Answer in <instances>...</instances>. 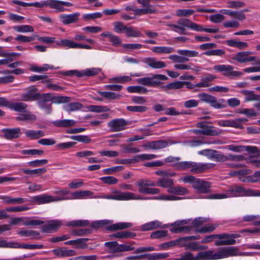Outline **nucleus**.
Returning a JSON list of instances; mask_svg holds the SVG:
<instances>
[{
  "mask_svg": "<svg viewBox=\"0 0 260 260\" xmlns=\"http://www.w3.org/2000/svg\"><path fill=\"white\" fill-rule=\"evenodd\" d=\"M167 26L173 31L181 35H188L185 27L190 28L196 31H204L209 33H217L219 31L218 28H204L201 25H198L191 21L187 18L179 19L176 24L169 23Z\"/></svg>",
  "mask_w": 260,
  "mask_h": 260,
  "instance_id": "f257e3e1",
  "label": "nucleus"
},
{
  "mask_svg": "<svg viewBox=\"0 0 260 260\" xmlns=\"http://www.w3.org/2000/svg\"><path fill=\"white\" fill-rule=\"evenodd\" d=\"M244 191L245 188L242 186L233 185L229 187V189L227 191L228 194L221 193L213 194L208 196L207 198L210 199H221L230 197L243 196L242 194H243V191Z\"/></svg>",
  "mask_w": 260,
  "mask_h": 260,
  "instance_id": "f03ea898",
  "label": "nucleus"
},
{
  "mask_svg": "<svg viewBox=\"0 0 260 260\" xmlns=\"http://www.w3.org/2000/svg\"><path fill=\"white\" fill-rule=\"evenodd\" d=\"M168 78L163 75L156 74L151 77L139 78L137 80L138 83L147 86L155 87L159 85L160 80H167Z\"/></svg>",
  "mask_w": 260,
  "mask_h": 260,
  "instance_id": "7ed1b4c3",
  "label": "nucleus"
},
{
  "mask_svg": "<svg viewBox=\"0 0 260 260\" xmlns=\"http://www.w3.org/2000/svg\"><path fill=\"white\" fill-rule=\"evenodd\" d=\"M213 69L216 71L222 73L226 77H239L242 75V73L240 72L234 71V67L229 64L216 65Z\"/></svg>",
  "mask_w": 260,
  "mask_h": 260,
  "instance_id": "20e7f679",
  "label": "nucleus"
},
{
  "mask_svg": "<svg viewBox=\"0 0 260 260\" xmlns=\"http://www.w3.org/2000/svg\"><path fill=\"white\" fill-rule=\"evenodd\" d=\"M107 198L116 200H141L143 199L140 196L136 195L133 192H122L118 191L115 192L114 194L108 196Z\"/></svg>",
  "mask_w": 260,
  "mask_h": 260,
  "instance_id": "39448f33",
  "label": "nucleus"
},
{
  "mask_svg": "<svg viewBox=\"0 0 260 260\" xmlns=\"http://www.w3.org/2000/svg\"><path fill=\"white\" fill-rule=\"evenodd\" d=\"M207 121H202L196 123V126L202 128V131L205 132L207 134H204L205 136H217L220 135L222 132L219 129H214L213 126L208 125Z\"/></svg>",
  "mask_w": 260,
  "mask_h": 260,
  "instance_id": "423d86ee",
  "label": "nucleus"
},
{
  "mask_svg": "<svg viewBox=\"0 0 260 260\" xmlns=\"http://www.w3.org/2000/svg\"><path fill=\"white\" fill-rule=\"evenodd\" d=\"M33 199L34 201L38 202V204H44L63 200H67L69 198L67 197L59 198L48 194H42L35 196Z\"/></svg>",
  "mask_w": 260,
  "mask_h": 260,
  "instance_id": "0eeeda50",
  "label": "nucleus"
},
{
  "mask_svg": "<svg viewBox=\"0 0 260 260\" xmlns=\"http://www.w3.org/2000/svg\"><path fill=\"white\" fill-rule=\"evenodd\" d=\"M211 186V182L204 181L201 179H197L192 185V187L197 190L198 192L203 193L209 192Z\"/></svg>",
  "mask_w": 260,
  "mask_h": 260,
  "instance_id": "6e6552de",
  "label": "nucleus"
},
{
  "mask_svg": "<svg viewBox=\"0 0 260 260\" xmlns=\"http://www.w3.org/2000/svg\"><path fill=\"white\" fill-rule=\"evenodd\" d=\"M215 166V164L212 163L197 164L191 162L190 172L194 174L201 173Z\"/></svg>",
  "mask_w": 260,
  "mask_h": 260,
  "instance_id": "1a4fd4ad",
  "label": "nucleus"
},
{
  "mask_svg": "<svg viewBox=\"0 0 260 260\" xmlns=\"http://www.w3.org/2000/svg\"><path fill=\"white\" fill-rule=\"evenodd\" d=\"M38 90V88L35 86L28 87L26 92L21 94V100L25 102L36 101Z\"/></svg>",
  "mask_w": 260,
  "mask_h": 260,
  "instance_id": "9d476101",
  "label": "nucleus"
},
{
  "mask_svg": "<svg viewBox=\"0 0 260 260\" xmlns=\"http://www.w3.org/2000/svg\"><path fill=\"white\" fill-rule=\"evenodd\" d=\"M61 225V222L60 221L56 220H50L42 227L41 231L43 233L56 232L60 228Z\"/></svg>",
  "mask_w": 260,
  "mask_h": 260,
  "instance_id": "9b49d317",
  "label": "nucleus"
},
{
  "mask_svg": "<svg viewBox=\"0 0 260 260\" xmlns=\"http://www.w3.org/2000/svg\"><path fill=\"white\" fill-rule=\"evenodd\" d=\"M48 6L52 9H56L58 12H64L65 9L63 6L71 7L73 4L69 2H62L56 0L48 1Z\"/></svg>",
  "mask_w": 260,
  "mask_h": 260,
  "instance_id": "f8f14e48",
  "label": "nucleus"
},
{
  "mask_svg": "<svg viewBox=\"0 0 260 260\" xmlns=\"http://www.w3.org/2000/svg\"><path fill=\"white\" fill-rule=\"evenodd\" d=\"M127 124V122L123 119H114L108 123V126L111 128L112 132L120 131L124 129Z\"/></svg>",
  "mask_w": 260,
  "mask_h": 260,
  "instance_id": "ddd939ff",
  "label": "nucleus"
},
{
  "mask_svg": "<svg viewBox=\"0 0 260 260\" xmlns=\"http://www.w3.org/2000/svg\"><path fill=\"white\" fill-rule=\"evenodd\" d=\"M4 137L7 140H13L19 137L21 133L20 128H5L2 130Z\"/></svg>",
  "mask_w": 260,
  "mask_h": 260,
  "instance_id": "4468645a",
  "label": "nucleus"
},
{
  "mask_svg": "<svg viewBox=\"0 0 260 260\" xmlns=\"http://www.w3.org/2000/svg\"><path fill=\"white\" fill-rule=\"evenodd\" d=\"M240 237V235L239 234H229L225 233V240L216 241L215 244L216 246L234 245L236 242L234 239L239 238Z\"/></svg>",
  "mask_w": 260,
  "mask_h": 260,
  "instance_id": "2eb2a0df",
  "label": "nucleus"
},
{
  "mask_svg": "<svg viewBox=\"0 0 260 260\" xmlns=\"http://www.w3.org/2000/svg\"><path fill=\"white\" fill-rule=\"evenodd\" d=\"M80 16V13L77 12L68 15H61L60 16V18L63 24L68 25L77 23L79 21Z\"/></svg>",
  "mask_w": 260,
  "mask_h": 260,
  "instance_id": "dca6fc26",
  "label": "nucleus"
},
{
  "mask_svg": "<svg viewBox=\"0 0 260 260\" xmlns=\"http://www.w3.org/2000/svg\"><path fill=\"white\" fill-rule=\"evenodd\" d=\"M168 145L167 141L157 140L148 142L147 144L143 145L145 148L152 149H160L166 147Z\"/></svg>",
  "mask_w": 260,
  "mask_h": 260,
  "instance_id": "f3484780",
  "label": "nucleus"
},
{
  "mask_svg": "<svg viewBox=\"0 0 260 260\" xmlns=\"http://www.w3.org/2000/svg\"><path fill=\"white\" fill-rule=\"evenodd\" d=\"M52 251L54 255L58 257L72 256L76 254L75 251L73 250L67 249L66 248L55 249Z\"/></svg>",
  "mask_w": 260,
  "mask_h": 260,
  "instance_id": "a211bd4d",
  "label": "nucleus"
},
{
  "mask_svg": "<svg viewBox=\"0 0 260 260\" xmlns=\"http://www.w3.org/2000/svg\"><path fill=\"white\" fill-rule=\"evenodd\" d=\"M200 154L207 156L210 159H214L217 161H220V154L218 151L213 149H205L200 151Z\"/></svg>",
  "mask_w": 260,
  "mask_h": 260,
  "instance_id": "6ab92c4d",
  "label": "nucleus"
},
{
  "mask_svg": "<svg viewBox=\"0 0 260 260\" xmlns=\"http://www.w3.org/2000/svg\"><path fill=\"white\" fill-rule=\"evenodd\" d=\"M144 62L150 67L154 69H161L166 67V63L161 61H157L154 58H146Z\"/></svg>",
  "mask_w": 260,
  "mask_h": 260,
  "instance_id": "aec40b11",
  "label": "nucleus"
},
{
  "mask_svg": "<svg viewBox=\"0 0 260 260\" xmlns=\"http://www.w3.org/2000/svg\"><path fill=\"white\" fill-rule=\"evenodd\" d=\"M166 225L161 226V223L158 221L155 220L146 223L141 226V230L143 231H150L157 228H165Z\"/></svg>",
  "mask_w": 260,
  "mask_h": 260,
  "instance_id": "412c9836",
  "label": "nucleus"
},
{
  "mask_svg": "<svg viewBox=\"0 0 260 260\" xmlns=\"http://www.w3.org/2000/svg\"><path fill=\"white\" fill-rule=\"evenodd\" d=\"M132 226V224L130 222H119L107 226L106 229L110 231H116L128 229L131 228Z\"/></svg>",
  "mask_w": 260,
  "mask_h": 260,
  "instance_id": "4be33fe9",
  "label": "nucleus"
},
{
  "mask_svg": "<svg viewBox=\"0 0 260 260\" xmlns=\"http://www.w3.org/2000/svg\"><path fill=\"white\" fill-rule=\"evenodd\" d=\"M244 159L245 157L243 155H234L233 154H229L228 155H225L221 153L219 162H224L226 161H240L244 160Z\"/></svg>",
  "mask_w": 260,
  "mask_h": 260,
  "instance_id": "5701e85b",
  "label": "nucleus"
},
{
  "mask_svg": "<svg viewBox=\"0 0 260 260\" xmlns=\"http://www.w3.org/2000/svg\"><path fill=\"white\" fill-rule=\"evenodd\" d=\"M173 185V180L169 178L168 177L160 178L156 182V186H158L162 188H168V189H170Z\"/></svg>",
  "mask_w": 260,
  "mask_h": 260,
  "instance_id": "b1692460",
  "label": "nucleus"
},
{
  "mask_svg": "<svg viewBox=\"0 0 260 260\" xmlns=\"http://www.w3.org/2000/svg\"><path fill=\"white\" fill-rule=\"evenodd\" d=\"M136 236V233L126 231L111 234L109 235V237L110 238L126 239L133 238Z\"/></svg>",
  "mask_w": 260,
  "mask_h": 260,
  "instance_id": "393cba45",
  "label": "nucleus"
},
{
  "mask_svg": "<svg viewBox=\"0 0 260 260\" xmlns=\"http://www.w3.org/2000/svg\"><path fill=\"white\" fill-rule=\"evenodd\" d=\"M251 54L252 52L248 51L239 52L233 55L231 57V59L232 60H236L239 63H245L246 62L247 56H249Z\"/></svg>",
  "mask_w": 260,
  "mask_h": 260,
  "instance_id": "a878e982",
  "label": "nucleus"
},
{
  "mask_svg": "<svg viewBox=\"0 0 260 260\" xmlns=\"http://www.w3.org/2000/svg\"><path fill=\"white\" fill-rule=\"evenodd\" d=\"M25 134L27 137L31 140L39 139L45 136L44 132L41 130H28L25 132Z\"/></svg>",
  "mask_w": 260,
  "mask_h": 260,
  "instance_id": "bb28decb",
  "label": "nucleus"
},
{
  "mask_svg": "<svg viewBox=\"0 0 260 260\" xmlns=\"http://www.w3.org/2000/svg\"><path fill=\"white\" fill-rule=\"evenodd\" d=\"M189 220H182L177 221L170 224L172 227L170 231L173 233H181V232H177L179 229L183 227V225L188 223Z\"/></svg>",
  "mask_w": 260,
  "mask_h": 260,
  "instance_id": "cd10ccee",
  "label": "nucleus"
},
{
  "mask_svg": "<svg viewBox=\"0 0 260 260\" xmlns=\"http://www.w3.org/2000/svg\"><path fill=\"white\" fill-rule=\"evenodd\" d=\"M168 192L177 195L183 196L188 193V190L184 187L180 186H173V185L170 189H168Z\"/></svg>",
  "mask_w": 260,
  "mask_h": 260,
  "instance_id": "c85d7f7f",
  "label": "nucleus"
},
{
  "mask_svg": "<svg viewBox=\"0 0 260 260\" xmlns=\"http://www.w3.org/2000/svg\"><path fill=\"white\" fill-rule=\"evenodd\" d=\"M51 100L52 94L50 93L41 94L38 92L36 98V101H38V105L51 101Z\"/></svg>",
  "mask_w": 260,
  "mask_h": 260,
  "instance_id": "c756f323",
  "label": "nucleus"
},
{
  "mask_svg": "<svg viewBox=\"0 0 260 260\" xmlns=\"http://www.w3.org/2000/svg\"><path fill=\"white\" fill-rule=\"evenodd\" d=\"M241 92L244 95L245 97V101H260V95L255 94L252 91L242 90Z\"/></svg>",
  "mask_w": 260,
  "mask_h": 260,
  "instance_id": "7c9ffc66",
  "label": "nucleus"
},
{
  "mask_svg": "<svg viewBox=\"0 0 260 260\" xmlns=\"http://www.w3.org/2000/svg\"><path fill=\"white\" fill-rule=\"evenodd\" d=\"M18 234L25 237H29L30 239H37L40 235L39 232L33 230H25L21 229L18 232Z\"/></svg>",
  "mask_w": 260,
  "mask_h": 260,
  "instance_id": "2f4dec72",
  "label": "nucleus"
},
{
  "mask_svg": "<svg viewBox=\"0 0 260 260\" xmlns=\"http://www.w3.org/2000/svg\"><path fill=\"white\" fill-rule=\"evenodd\" d=\"M53 123L57 127H71L75 125L76 122L73 120L63 119L54 121Z\"/></svg>",
  "mask_w": 260,
  "mask_h": 260,
  "instance_id": "473e14b6",
  "label": "nucleus"
},
{
  "mask_svg": "<svg viewBox=\"0 0 260 260\" xmlns=\"http://www.w3.org/2000/svg\"><path fill=\"white\" fill-rule=\"evenodd\" d=\"M209 104L216 109H222L226 107L224 100L220 99L218 101L215 96L212 98Z\"/></svg>",
  "mask_w": 260,
  "mask_h": 260,
  "instance_id": "72a5a7b5",
  "label": "nucleus"
},
{
  "mask_svg": "<svg viewBox=\"0 0 260 260\" xmlns=\"http://www.w3.org/2000/svg\"><path fill=\"white\" fill-rule=\"evenodd\" d=\"M44 247L43 244H19L18 242H15L14 248H24V249H42Z\"/></svg>",
  "mask_w": 260,
  "mask_h": 260,
  "instance_id": "f704fd0d",
  "label": "nucleus"
},
{
  "mask_svg": "<svg viewBox=\"0 0 260 260\" xmlns=\"http://www.w3.org/2000/svg\"><path fill=\"white\" fill-rule=\"evenodd\" d=\"M0 199L3 200L7 204H22L25 202V200L21 198H11L8 196H0Z\"/></svg>",
  "mask_w": 260,
  "mask_h": 260,
  "instance_id": "c9c22d12",
  "label": "nucleus"
},
{
  "mask_svg": "<svg viewBox=\"0 0 260 260\" xmlns=\"http://www.w3.org/2000/svg\"><path fill=\"white\" fill-rule=\"evenodd\" d=\"M152 51L156 53H171L174 51V49L170 47H154Z\"/></svg>",
  "mask_w": 260,
  "mask_h": 260,
  "instance_id": "e433bc0d",
  "label": "nucleus"
},
{
  "mask_svg": "<svg viewBox=\"0 0 260 260\" xmlns=\"http://www.w3.org/2000/svg\"><path fill=\"white\" fill-rule=\"evenodd\" d=\"M37 119V117L35 115L30 113H26L22 114L19 116L16 117V120L18 121H34Z\"/></svg>",
  "mask_w": 260,
  "mask_h": 260,
  "instance_id": "4c0bfd02",
  "label": "nucleus"
},
{
  "mask_svg": "<svg viewBox=\"0 0 260 260\" xmlns=\"http://www.w3.org/2000/svg\"><path fill=\"white\" fill-rule=\"evenodd\" d=\"M218 226L217 224H208L201 229H196L195 232L199 233H210L215 230Z\"/></svg>",
  "mask_w": 260,
  "mask_h": 260,
  "instance_id": "58836bf2",
  "label": "nucleus"
},
{
  "mask_svg": "<svg viewBox=\"0 0 260 260\" xmlns=\"http://www.w3.org/2000/svg\"><path fill=\"white\" fill-rule=\"evenodd\" d=\"M145 257H146L148 260H156L159 259L167 258L169 256V254L165 253H153L145 254Z\"/></svg>",
  "mask_w": 260,
  "mask_h": 260,
  "instance_id": "ea45409f",
  "label": "nucleus"
},
{
  "mask_svg": "<svg viewBox=\"0 0 260 260\" xmlns=\"http://www.w3.org/2000/svg\"><path fill=\"white\" fill-rule=\"evenodd\" d=\"M87 109L93 112H103L110 111V108L107 106L90 105L87 107Z\"/></svg>",
  "mask_w": 260,
  "mask_h": 260,
  "instance_id": "a19ab883",
  "label": "nucleus"
},
{
  "mask_svg": "<svg viewBox=\"0 0 260 260\" xmlns=\"http://www.w3.org/2000/svg\"><path fill=\"white\" fill-rule=\"evenodd\" d=\"M125 33L127 37H140L142 35L140 31L132 26L127 27Z\"/></svg>",
  "mask_w": 260,
  "mask_h": 260,
  "instance_id": "79ce46f5",
  "label": "nucleus"
},
{
  "mask_svg": "<svg viewBox=\"0 0 260 260\" xmlns=\"http://www.w3.org/2000/svg\"><path fill=\"white\" fill-rule=\"evenodd\" d=\"M127 91L130 93H146L148 90L144 87L140 86H132L127 88Z\"/></svg>",
  "mask_w": 260,
  "mask_h": 260,
  "instance_id": "37998d69",
  "label": "nucleus"
},
{
  "mask_svg": "<svg viewBox=\"0 0 260 260\" xmlns=\"http://www.w3.org/2000/svg\"><path fill=\"white\" fill-rule=\"evenodd\" d=\"M57 45L59 46H64L72 48H77V43L74 42V41L68 40L64 39L61 40L58 42L57 43Z\"/></svg>",
  "mask_w": 260,
  "mask_h": 260,
  "instance_id": "c03bdc74",
  "label": "nucleus"
},
{
  "mask_svg": "<svg viewBox=\"0 0 260 260\" xmlns=\"http://www.w3.org/2000/svg\"><path fill=\"white\" fill-rule=\"evenodd\" d=\"M252 173V171L250 169H243L238 171H231L229 173V175L231 177L238 176V178L241 176H245L249 175Z\"/></svg>",
  "mask_w": 260,
  "mask_h": 260,
  "instance_id": "a18cd8bd",
  "label": "nucleus"
},
{
  "mask_svg": "<svg viewBox=\"0 0 260 260\" xmlns=\"http://www.w3.org/2000/svg\"><path fill=\"white\" fill-rule=\"evenodd\" d=\"M9 108H12L14 110L19 112H25V110L27 107V105L23 103H16L11 105H9Z\"/></svg>",
  "mask_w": 260,
  "mask_h": 260,
  "instance_id": "49530a36",
  "label": "nucleus"
},
{
  "mask_svg": "<svg viewBox=\"0 0 260 260\" xmlns=\"http://www.w3.org/2000/svg\"><path fill=\"white\" fill-rule=\"evenodd\" d=\"M83 107V105L79 102L71 103L64 107L65 109L68 112H71L80 110Z\"/></svg>",
  "mask_w": 260,
  "mask_h": 260,
  "instance_id": "de8ad7c7",
  "label": "nucleus"
},
{
  "mask_svg": "<svg viewBox=\"0 0 260 260\" xmlns=\"http://www.w3.org/2000/svg\"><path fill=\"white\" fill-rule=\"evenodd\" d=\"M99 94L109 100L119 99L121 95L112 92L99 91Z\"/></svg>",
  "mask_w": 260,
  "mask_h": 260,
  "instance_id": "09e8293b",
  "label": "nucleus"
},
{
  "mask_svg": "<svg viewBox=\"0 0 260 260\" xmlns=\"http://www.w3.org/2000/svg\"><path fill=\"white\" fill-rule=\"evenodd\" d=\"M192 161H181L174 164V168L179 170H184L191 168Z\"/></svg>",
  "mask_w": 260,
  "mask_h": 260,
  "instance_id": "8fccbe9b",
  "label": "nucleus"
},
{
  "mask_svg": "<svg viewBox=\"0 0 260 260\" xmlns=\"http://www.w3.org/2000/svg\"><path fill=\"white\" fill-rule=\"evenodd\" d=\"M89 225V222L87 220H73L67 224L68 226H86Z\"/></svg>",
  "mask_w": 260,
  "mask_h": 260,
  "instance_id": "3c124183",
  "label": "nucleus"
},
{
  "mask_svg": "<svg viewBox=\"0 0 260 260\" xmlns=\"http://www.w3.org/2000/svg\"><path fill=\"white\" fill-rule=\"evenodd\" d=\"M92 192L88 190L76 191L72 193L73 199H81L83 197L91 196Z\"/></svg>",
  "mask_w": 260,
  "mask_h": 260,
  "instance_id": "603ef678",
  "label": "nucleus"
},
{
  "mask_svg": "<svg viewBox=\"0 0 260 260\" xmlns=\"http://www.w3.org/2000/svg\"><path fill=\"white\" fill-rule=\"evenodd\" d=\"M51 101L52 103L56 104L68 103L71 101V98L64 96H54L52 95V100H51Z\"/></svg>",
  "mask_w": 260,
  "mask_h": 260,
  "instance_id": "864d4df0",
  "label": "nucleus"
},
{
  "mask_svg": "<svg viewBox=\"0 0 260 260\" xmlns=\"http://www.w3.org/2000/svg\"><path fill=\"white\" fill-rule=\"evenodd\" d=\"M46 169L45 168H40L35 170H29V169H22V171L25 173V174L27 175H41L42 174H43L46 172Z\"/></svg>",
  "mask_w": 260,
  "mask_h": 260,
  "instance_id": "5fc2aeb1",
  "label": "nucleus"
},
{
  "mask_svg": "<svg viewBox=\"0 0 260 260\" xmlns=\"http://www.w3.org/2000/svg\"><path fill=\"white\" fill-rule=\"evenodd\" d=\"M54 67L53 66H50L47 64H44L43 67H38L36 66H32L30 70L32 71L38 72V73H42L45 71H48L49 69H53Z\"/></svg>",
  "mask_w": 260,
  "mask_h": 260,
  "instance_id": "6e6d98bb",
  "label": "nucleus"
},
{
  "mask_svg": "<svg viewBox=\"0 0 260 260\" xmlns=\"http://www.w3.org/2000/svg\"><path fill=\"white\" fill-rule=\"evenodd\" d=\"M259 218L260 216L258 215H247L243 217V220L244 221H253V225L260 226V220H256Z\"/></svg>",
  "mask_w": 260,
  "mask_h": 260,
  "instance_id": "4d7b16f0",
  "label": "nucleus"
},
{
  "mask_svg": "<svg viewBox=\"0 0 260 260\" xmlns=\"http://www.w3.org/2000/svg\"><path fill=\"white\" fill-rule=\"evenodd\" d=\"M177 52L181 55L187 57H196L199 55L198 52L189 50H178Z\"/></svg>",
  "mask_w": 260,
  "mask_h": 260,
  "instance_id": "13d9d810",
  "label": "nucleus"
},
{
  "mask_svg": "<svg viewBox=\"0 0 260 260\" xmlns=\"http://www.w3.org/2000/svg\"><path fill=\"white\" fill-rule=\"evenodd\" d=\"M136 185L138 186H145L147 187H153L156 186V183L149 180L141 179L136 183Z\"/></svg>",
  "mask_w": 260,
  "mask_h": 260,
  "instance_id": "bf43d9fd",
  "label": "nucleus"
},
{
  "mask_svg": "<svg viewBox=\"0 0 260 260\" xmlns=\"http://www.w3.org/2000/svg\"><path fill=\"white\" fill-rule=\"evenodd\" d=\"M237 112L246 115L248 117L256 116L257 115L253 109H238Z\"/></svg>",
  "mask_w": 260,
  "mask_h": 260,
  "instance_id": "052dcab7",
  "label": "nucleus"
},
{
  "mask_svg": "<svg viewBox=\"0 0 260 260\" xmlns=\"http://www.w3.org/2000/svg\"><path fill=\"white\" fill-rule=\"evenodd\" d=\"M208 221V219L207 218H203V217H198L195 218L191 222L192 227L196 228V229L197 228L201 226L203 223L207 222Z\"/></svg>",
  "mask_w": 260,
  "mask_h": 260,
  "instance_id": "680f3d73",
  "label": "nucleus"
},
{
  "mask_svg": "<svg viewBox=\"0 0 260 260\" xmlns=\"http://www.w3.org/2000/svg\"><path fill=\"white\" fill-rule=\"evenodd\" d=\"M110 222V221L108 220H98L92 222L90 226L93 229H98L105 225L109 224Z\"/></svg>",
  "mask_w": 260,
  "mask_h": 260,
  "instance_id": "e2e57ef3",
  "label": "nucleus"
},
{
  "mask_svg": "<svg viewBox=\"0 0 260 260\" xmlns=\"http://www.w3.org/2000/svg\"><path fill=\"white\" fill-rule=\"evenodd\" d=\"M127 110L133 112H143L147 110V107L142 106H127L126 107Z\"/></svg>",
  "mask_w": 260,
  "mask_h": 260,
  "instance_id": "0e129e2a",
  "label": "nucleus"
},
{
  "mask_svg": "<svg viewBox=\"0 0 260 260\" xmlns=\"http://www.w3.org/2000/svg\"><path fill=\"white\" fill-rule=\"evenodd\" d=\"M167 231H157L151 234L150 238L152 239H160L167 236Z\"/></svg>",
  "mask_w": 260,
  "mask_h": 260,
  "instance_id": "69168bd1",
  "label": "nucleus"
},
{
  "mask_svg": "<svg viewBox=\"0 0 260 260\" xmlns=\"http://www.w3.org/2000/svg\"><path fill=\"white\" fill-rule=\"evenodd\" d=\"M100 180L104 183L112 185L115 184L118 182V180L113 176L103 177Z\"/></svg>",
  "mask_w": 260,
  "mask_h": 260,
  "instance_id": "338daca9",
  "label": "nucleus"
},
{
  "mask_svg": "<svg viewBox=\"0 0 260 260\" xmlns=\"http://www.w3.org/2000/svg\"><path fill=\"white\" fill-rule=\"evenodd\" d=\"M165 87L168 89H177L183 87V83L181 81H175L167 84Z\"/></svg>",
  "mask_w": 260,
  "mask_h": 260,
  "instance_id": "774afa93",
  "label": "nucleus"
}]
</instances>
